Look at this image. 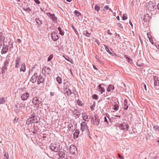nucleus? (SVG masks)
Listing matches in <instances>:
<instances>
[{"instance_id":"de8ad7c7","label":"nucleus","mask_w":159,"mask_h":159,"mask_svg":"<svg viewBox=\"0 0 159 159\" xmlns=\"http://www.w3.org/2000/svg\"><path fill=\"white\" fill-rule=\"evenodd\" d=\"M18 73V71L17 70H16L14 71L13 72L12 75L13 76H16V75Z\"/></svg>"},{"instance_id":"603ef678","label":"nucleus","mask_w":159,"mask_h":159,"mask_svg":"<svg viewBox=\"0 0 159 159\" xmlns=\"http://www.w3.org/2000/svg\"><path fill=\"white\" fill-rule=\"evenodd\" d=\"M23 9L25 11H27L29 12V11H31V9L29 7L26 8H24Z\"/></svg>"},{"instance_id":"c9c22d12","label":"nucleus","mask_w":159,"mask_h":159,"mask_svg":"<svg viewBox=\"0 0 159 159\" xmlns=\"http://www.w3.org/2000/svg\"><path fill=\"white\" fill-rule=\"evenodd\" d=\"M33 129H34L32 131L33 133L35 134L38 131V127L37 126L34 125L33 127Z\"/></svg>"},{"instance_id":"5701e85b","label":"nucleus","mask_w":159,"mask_h":159,"mask_svg":"<svg viewBox=\"0 0 159 159\" xmlns=\"http://www.w3.org/2000/svg\"><path fill=\"white\" fill-rule=\"evenodd\" d=\"M8 48H3V47H2V48L1 52V54H3L6 53L7 52H8Z\"/></svg>"},{"instance_id":"4c0bfd02","label":"nucleus","mask_w":159,"mask_h":159,"mask_svg":"<svg viewBox=\"0 0 159 159\" xmlns=\"http://www.w3.org/2000/svg\"><path fill=\"white\" fill-rule=\"evenodd\" d=\"M58 30L59 31V34L61 35H63L64 34V32L63 31L60 27L58 28Z\"/></svg>"},{"instance_id":"c85d7f7f","label":"nucleus","mask_w":159,"mask_h":159,"mask_svg":"<svg viewBox=\"0 0 159 159\" xmlns=\"http://www.w3.org/2000/svg\"><path fill=\"white\" fill-rule=\"evenodd\" d=\"M73 114L74 115L75 117H78L79 116V112L78 111L76 110H75L73 112Z\"/></svg>"},{"instance_id":"052dcab7","label":"nucleus","mask_w":159,"mask_h":159,"mask_svg":"<svg viewBox=\"0 0 159 159\" xmlns=\"http://www.w3.org/2000/svg\"><path fill=\"white\" fill-rule=\"evenodd\" d=\"M34 2L38 4H39L40 3V2H39V0H34Z\"/></svg>"},{"instance_id":"49530a36","label":"nucleus","mask_w":159,"mask_h":159,"mask_svg":"<svg viewBox=\"0 0 159 159\" xmlns=\"http://www.w3.org/2000/svg\"><path fill=\"white\" fill-rule=\"evenodd\" d=\"M95 9L98 11L100 9V7L97 5H95L94 7Z\"/></svg>"},{"instance_id":"09e8293b","label":"nucleus","mask_w":159,"mask_h":159,"mask_svg":"<svg viewBox=\"0 0 159 159\" xmlns=\"http://www.w3.org/2000/svg\"><path fill=\"white\" fill-rule=\"evenodd\" d=\"M53 55L52 54H51L48 57V61H50L52 58L53 57Z\"/></svg>"},{"instance_id":"a19ab883","label":"nucleus","mask_w":159,"mask_h":159,"mask_svg":"<svg viewBox=\"0 0 159 159\" xmlns=\"http://www.w3.org/2000/svg\"><path fill=\"white\" fill-rule=\"evenodd\" d=\"M147 35L149 41L153 44V43L151 35H149V34H147Z\"/></svg>"},{"instance_id":"473e14b6","label":"nucleus","mask_w":159,"mask_h":159,"mask_svg":"<svg viewBox=\"0 0 159 159\" xmlns=\"http://www.w3.org/2000/svg\"><path fill=\"white\" fill-rule=\"evenodd\" d=\"M37 23L39 25H40L42 24V21L40 20L39 18H36L35 20Z\"/></svg>"},{"instance_id":"ddd939ff","label":"nucleus","mask_w":159,"mask_h":159,"mask_svg":"<svg viewBox=\"0 0 159 159\" xmlns=\"http://www.w3.org/2000/svg\"><path fill=\"white\" fill-rule=\"evenodd\" d=\"M20 63V57H17L15 60V68H18Z\"/></svg>"},{"instance_id":"0eeeda50","label":"nucleus","mask_w":159,"mask_h":159,"mask_svg":"<svg viewBox=\"0 0 159 159\" xmlns=\"http://www.w3.org/2000/svg\"><path fill=\"white\" fill-rule=\"evenodd\" d=\"M81 130L82 131L85 130H88V127L87 126V123L85 122H82L81 124Z\"/></svg>"},{"instance_id":"2eb2a0df","label":"nucleus","mask_w":159,"mask_h":159,"mask_svg":"<svg viewBox=\"0 0 159 159\" xmlns=\"http://www.w3.org/2000/svg\"><path fill=\"white\" fill-rule=\"evenodd\" d=\"M29 94L28 93H26L22 94L21 96V98L23 100H25L29 97Z\"/></svg>"},{"instance_id":"f3484780","label":"nucleus","mask_w":159,"mask_h":159,"mask_svg":"<svg viewBox=\"0 0 159 159\" xmlns=\"http://www.w3.org/2000/svg\"><path fill=\"white\" fill-rule=\"evenodd\" d=\"M31 118L32 119V122L33 123H37L39 120V117L34 115H32Z\"/></svg>"},{"instance_id":"20e7f679","label":"nucleus","mask_w":159,"mask_h":159,"mask_svg":"<svg viewBox=\"0 0 159 159\" xmlns=\"http://www.w3.org/2000/svg\"><path fill=\"white\" fill-rule=\"evenodd\" d=\"M92 123L93 124L96 125H98L99 124L100 120L96 116H95L91 119Z\"/></svg>"},{"instance_id":"4be33fe9","label":"nucleus","mask_w":159,"mask_h":159,"mask_svg":"<svg viewBox=\"0 0 159 159\" xmlns=\"http://www.w3.org/2000/svg\"><path fill=\"white\" fill-rule=\"evenodd\" d=\"M58 153L60 157L63 158L65 157V154L64 152L60 151H58Z\"/></svg>"},{"instance_id":"bf43d9fd","label":"nucleus","mask_w":159,"mask_h":159,"mask_svg":"<svg viewBox=\"0 0 159 159\" xmlns=\"http://www.w3.org/2000/svg\"><path fill=\"white\" fill-rule=\"evenodd\" d=\"M95 107V106L94 105V104H93V105H92L90 107V108L93 111L94 110V107Z\"/></svg>"},{"instance_id":"ea45409f","label":"nucleus","mask_w":159,"mask_h":159,"mask_svg":"<svg viewBox=\"0 0 159 159\" xmlns=\"http://www.w3.org/2000/svg\"><path fill=\"white\" fill-rule=\"evenodd\" d=\"M57 81L58 82V83L59 84H61V78L59 77L58 76L56 78Z\"/></svg>"},{"instance_id":"1a4fd4ad","label":"nucleus","mask_w":159,"mask_h":159,"mask_svg":"<svg viewBox=\"0 0 159 159\" xmlns=\"http://www.w3.org/2000/svg\"><path fill=\"white\" fill-rule=\"evenodd\" d=\"M152 81L154 83L155 86L159 85V81L158 80V78L156 76H155L153 77V79Z\"/></svg>"},{"instance_id":"864d4df0","label":"nucleus","mask_w":159,"mask_h":159,"mask_svg":"<svg viewBox=\"0 0 159 159\" xmlns=\"http://www.w3.org/2000/svg\"><path fill=\"white\" fill-rule=\"evenodd\" d=\"M117 25L120 28H123V26L120 23H117Z\"/></svg>"},{"instance_id":"412c9836","label":"nucleus","mask_w":159,"mask_h":159,"mask_svg":"<svg viewBox=\"0 0 159 159\" xmlns=\"http://www.w3.org/2000/svg\"><path fill=\"white\" fill-rule=\"evenodd\" d=\"M80 131L79 129H76L73 134V137L74 139H77L79 134Z\"/></svg>"},{"instance_id":"58836bf2","label":"nucleus","mask_w":159,"mask_h":159,"mask_svg":"<svg viewBox=\"0 0 159 159\" xmlns=\"http://www.w3.org/2000/svg\"><path fill=\"white\" fill-rule=\"evenodd\" d=\"M83 34L84 35L88 37H89L90 35V34L87 30L84 31L83 32Z\"/></svg>"},{"instance_id":"a211bd4d","label":"nucleus","mask_w":159,"mask_h":159,"mask_svg":"<svg viewBox=\"0 0 159 159\" xmlns=\"http://www.w3.org/2000/svg\"><path fill=\"white\" fill-rule=\"evenodd\" d=\"M82 117L83 120L86 121H89V119L88 118V116L86 113H83L82 114Z\"/></svg>"},{"instance_id":"39448f33","label":"nucleus","mask_w":159,"mask_h":159,"mask_svg":"<svg viewBox=\"0 0 159 159\" xmlns=\"http://www.w3.org/2000/svg\"><path fill=\"white\" fill-rule=\"evenodd\" d=\"M69 152L70 153L74 154L77 152L76 147L74 145H71L70 147Z\"/></svg>"},{"instance_id":"0e129e2a","label":"nucleus","mask_w":159,"mask_h":159,"mask_svg":"<svg viewBox=\"0 0 159 159\" xmlns=\"http://www.w3.org/2000/svg\"><path fill=\"white\" fill-rule=\"evenodd\" d=\"M106 51L110 54H113L110 51L109 49H107Z\"/></svg>"},{"instance_id":"774afa93","label":"nucleus","mask_w":159,"mask_h":159,"mask_svg":"<svg viewBox=\"0 0 159 159\" xmlns=\"http://www.w3.org/2000/svg\"><path fill=\"white\" fill-rule=\"evenodd\" d=\"M107 33L109 34H110V35L112 34L110 32V30H107Z\"/></svg>"},{"instance_id":"dca6fc26","label":"nucleus","mask_w":159,"mask_h":159,"mask_svg":"<svg viewBox=\"0 0 159 159\" xmlns=\"http://www.w3.org/2000/svg\"><path fill=\"white\" fill-rule=\"evenodd\" d=\"M49 17L51 19H52L53 22L54 23H56L57 21V17L55 16V15L53 14H52L50 13H49Z\"/></svg>"},{"instance_id":"a878e982","label":"nucleus","mask_w":159,"mask_h":159,"mask_svg":"<svg viewBox=\"0 0 159 159\" xmlns=\"http://www.w3.org/2000/svg\"><path fill=\"white\" fill-rule=\"evenodd\" d=\"M65 94H66L68 97L70 94H72V92L71 90L70 89H65Z\"/></svg>"},{"instance_id":"e2e57ef3","label":"nucleus","mask_w":159,"mask_h":159,"mask_svg":"<svg viewBox=\"0 0 159 159\" xmlns=\"http://www.w3.org/2000/svg\"><path fill=\"white\" fill-rule=\"evenodd\" d=\"M117 155L119 158H120L122 159H123V157L121 156L120 154L118 153Z\"/></svg>"},{"instance_id":"13d9d810","label":"nucleus","mask_w":159,"mask_h":159,"mask_svg":"<svg viewBox=\"0 0 159 159\" xmlns=\"http://www.w3.org/2000/svg\"><path fill=\"white\" fill-rule=\"evenodd\" d=\"M128 62L130 63V64H132L133 63V60L130 58L129 59V60H128Z\"/></svg>"},{"instance_id":"680f3d73","label":"nucleus","mask_w":159,"mask_h":159,"mask_svg":"<svg viewBox=\"0 0 159 159\" xmlns=\"http://www.w3.org/2000/svg\"><path fill=\"white\" fill-rule=\"evenodd\" d=\"M71 27H72L73 29L74 30V31L76 33V32L77 31L76 30L75 28V27H74V26L73 25H71Z\"/></svg>"},{"instance_id":"2f4dec72","label":"nucleus","mask_w":159,"mask_h":159,"mask_svg":"<svg viewBox=\"0 0 159 159\" xmlns=\"http://www.w3.org/2000/svg\"><path fill=\"white\" fill-rule=\"evenodd\" d=\"M154 130L156 132H159V126L157 125H154L153 126Z\"/></svg>"},{"instance_id":"393cba45","label":"nucleus","mask_w":159,"mask_h":159,"mask_svg":"<svg viewBox=\"0 0 159 159\" xmlns=\"http://www.w3.org/2000/svg\"><path fill=\"white\" fill-rule=\"evenodd\" d=\"M20 71H22L23 72H25V65L24 63L23 62L22 63L21 65V67L20 69Z\"/></svg>"},{"instance_id":"bb28decb","label":"nucleus","mask_w":159,"mask_h":159,"mask_svg":"<svg viewBox=\"0 0 159 159\" xmlns=\"http://www.w3.org/2000/svg\"><path fill=\"white\" fill-rule=\"evenodd\" d=\"M124 109L125 110H127L128 107V105L127 101L126 99H125L124 101Z\"/></svg>"},{"instance_id":"f704fd0d","label":"nucleus","mask_w":159,"mask_h":159,"mask_svg":"<svg viewBox=\"0 0 159 159\" xmlns=\"http://www.w3.org/2000/svg\"><path fill=\"white\" fill-rule=\"evenodd\" d=\"M113 104L114 105V108H113L114 110H117L119 109V106L116 103H114Z\"/></svg>"},{"instance_id":"79ce46f5","label":"nucleus","mask_w":159,"mask_h":159,"mask_svg":"<svg viewBox=\"0 0 159 159\" xmlns=\"http://www.w3.org/2000/svg\"><path fill=\"white\" fill-rule=\"evenodd\" d=\"M127 18V16L126 14L125 13L124 14L122 17V20H126Z\"/></svg>"},{"instance_id":"6ab92c4d","label":"nucleus","mask_w":159,"mask_h":159,"mask_svg":"<svg viewBox=\"0 0 159 159\" xmlns=\"http://www.w3.org/2000/svg\"><path fill=\"white\" fill-rule=\"evenodd\" d=\"M44 79L43 78L42 76L39 75L38 80V84H39L40 83H43L44 82Z\"/></svg>"},{"instance_id":"c756f323","label":"nucleus","mask_w":159,"mask_h":159,"mask_svg":"<svg viewBox=\"0 0 159 159\" xmlns=\"http://www.w3.org/2000/svg\"><path fill=\"white\" fill-rule=\"evenodd\" d=\"M114 89V86L112 85H110L108 86V88L107 89V90L108 92H110L111 91V89L113 90Z\"/></svg>"},{"instance_id":"4d7b16f0","label":"nucleus","mask_w":159,"mask_h":159,"mask_svg":"<svg viewBox=\"0 0 159 159\" xmlns=\"http://www.w3.org/2000/svg\"><path fill=\"white\" fill-rule=\"evenodd\" d=\"M142 86H143V87H144V88L145 90L147 91L146 86V84H145L143 83L142 84Z\"/></svg>"},{"instance_id":"5fc2aeb1","label":"nucleus","mask_w":159,"mask_h":159,"mask_svg":"<svg viewBox=\"0 0 159 159\" xmlns=\"http://www.w3.org/2000/svg\"><path fill=\"white\" fill-rule=\"evenodd\" d=\"M18 121V119H16V117L15 118L14 120H13V122L14 123H17V121Z\"/></svg>"},{"instance_id":"6e6d98bb","label":"nucleus","mask_w":159,"mask_h":159,"mask_svg":"<svg viewBox=\"0 0 159 159\" xmlns=\"http://www.w3.org/2000/svg\"><path fill=\"white\" fill-rule=\"evenodd\" d=\"M104 121L105 122H107L108 124H109L108 122L107 121V120L106 117H105V116L104 117Z\"/></svg>"},{"instance_id":"338daca9","label":"nucleus","mask_w":159,"mask_h":159,"mask_svg":"<svg viewBox=\"0 0 159 159\" xmlns=\"http://www.w3.org/2000/svg\"><path fill=\"white\" fill-rule=\"evenodd\" d=\"M125 57L128 60H129V59L130 58L129 57H128L126 55H125Z\"/></svg>"},{"instance_id":"b1692460","label":"nucleus","mask_w":159,"mask_h":159,"mask_svg":"<svg viewBox=\"0 0 159 159\" xmlns=\"http://www.w3.org/2000/svg\"><path fill=\"white\" fill-rule=\"evenodd\" d=\"M102 85H103V84H102ZM98 87L100 91L101 92V94H102L103 92H105V89L104 88L101 87V84H99L98 86Z\"/></svg>"},{"instance_id":"9b49d317","label":"nucleus","mask_w":159,"mask_h":159,"mask_svg":"<svg viewBox=\"0 0 159 159\" xmlns=\"http://www.w3.org/2000/svg\"><path fill=\"white\" fill-rule=\"evenodd\" d=\"M9 61L10 59H7L5 61L4 63V65L2 67V69H5L6 70H7V67L9 65Z\"/></svg>"},{"instance_id":"9d476101","label":"nucleus","mask_w":159,"mask_h":159,"mask_svg":"<svg viewBox=\"0 0 159 159\" xmlns=\"http://www.w3.org/2000/svg\"><path fill=\"white\" fill-rule=\"evenodd\" d=\"M51 36L52 39L55 41L59 39V37L55 32H53L51 34Z\"/></svg>"},{"instance_id":"72a5a7b5","label":"nucleus","mask_w":159,"mask_h":159,"mask_svg":"<svg viewBox=\"0 0 159 159\" xmlns=\"http://www.w3.org/2000/svg\"><path fill=\"white\" fill-rule=\"evenodd\" d=\"M5 100L4 97H0V104H3L5 102Z\"/></svg>"},{"instance_id":"6e6552de","label":"nucleus","mask_w":159,"mask_h":159,"mask_svg":"<svg viewBox=\"0 0 159 159\" xmlns=\"http://www.w3.org/2000/svg\"><path fill=\"white\" fill-rule=\"evenodd\" d=\"M50 149L52 151H54L55 152H57L60 148V146L59 147L56 146V145H54L53 144H51L50 147Z\"/></svg>"},{"instance_id":"e433bc0d","label":"nucleus","mask_w":159,"mask_h":159,"mask_svg":"<svg viewBox=\"0 0 159 159\" xmlns=\"http://www.w3.org/2000/svg\"><path fill=\"white\" fill-rule=\"evenodd\" d=\"M74 13L75 14V16L77 17H79L81 16L80 13L77 10L75 11L74 12Z\"/></svg>"},{"instance_id":"423d86ee","label":"nucleus","mask_w":159,"mask_h":159,"mask_svg":"<svg viewBox=\"0 0 159 159\" xmlns=\"http://www.w3.org/2000/svg\"><path fill=\"white\" fill-rule=\"evenodd\" d=\"M119 126L121 129L127 131L128 129L129 126L126 123L124 122L123 123L120 124Z\"/></svg>"},{"instance_id":"f8f14e48","label":"nucleus","mask_w":159,"mask_h":159,"mask_svg":"<svg viewBox=\"0 0 159 159\" xmlns=\"http://www.w3.org/2000/svg\"><path fill=\"white\" fill-rule=\"evenodd\" d=\"M68 128L70 131H71L72 132H73L75 129V125L74 126V124H72V123L69 124L68 125Z\"/></svg>"},{"instance_id":"c03bdc74","label":"nucleus","mask_w":159,"mask_h":159,"mask_svg":"<svg viewBox=\"0 0 159 159\" xmlns=\"http://www.w3.org/2000/svg\"><path fill=\"white\" fill-rule=\"evenodd\" d=\"M28 124H30V122L32 123V119L31 118V117L30 118L28 119L26 121V123L28 124Z\"/></svg>"},{"instance_id":"f257e3e1","label":"nucleus","mask_w":159,"mask_h":159,"mask_svg":"<svg viewBox=\"0 0 159 159\" xmlns=\"http://www.w3.org/2000/svg\"><path fill=\"white\" fill-rule=\"evenodd\" d=\"M42 74L45 76L47 75H49L51 73V71L50 69L48 67L45 66L43 68L42 72Z\"/></svg>"},{"instance_id":"3c124183","label":"nucleus","mask_w":159,"mask_h":159,"mask_svg":"<svg viewBox=\"0 0 159 159\" xmlns=\"http://www.w3.org/2000/svg\"><path fill=\"white\" fill-rule=\"evenodd\" d=\"M15 112L16 113H18L19 112V110L18 109V107L17 106H16V107H15Z\"/></svg>"},{"instance_id":"cd10ccee","label":"nucleus","mask_w":159,"mask_h":159,"mask_svg":"<svg viewBox=\"0 0 159 159\" xmlns=\"http://www.w3.org/2000/svg\"><path fill=\"white\" fill-rule=\"evenodd\" d=\"M149 19L150 18L149 17V16L148 14H146V15H144L143 20L145 22H146L148 21Z\"/></svg>"},{"instance_id":"8fccbe9b","label":"nucleus","mask_w":159,"mask_h":159,"mask_svg":"<svg viewBox=\"0 0 159 159\" xmlns=\"http://www.w3.org/2000/svg\"><path fill=\"white\" fill-rule=\"evenodd\" d=\"M98 96L96 94H94L92 96V98L93 99H95V100H97L98 99Z\"/></svg>"},{"instance_id":"f03ea898","label":"nucleus","mask_w":159,"mask_h":159,"mask_svg":"<svg viewBox=\"0 0 159 159\" xmlns=\"http://www.w3.org/2000/svg\"><path fill=\"white\" fill-rule=\"evenodd\" d=\"M147 7L148 10L150 11H154L155 9V4L152 1L148 2L147 5Z\"/></svg>"},{"instance_id":"4468645a","label":"nucleus","mask_w":159,"mask_h":159,"mask_svg":"<svg viewBox=\"0 0 159 159\" xmlns=\"http://www.w3.org/2000/svg\"><path fill=\"white\" fill-rule=\"evenodd\" d=\"M37 73H35L31 77L30 79V81L33 83L35 82L37 80Z\"/></svg>"},{"instance_id":"aec40b11","label":"nucleus","mask_w":159,"mask_h":159,"mask_svg":"<svg viewBox=\"0 0 159 159\" xmlns=\"http://www.w3.org/2000/svg\"><path fill=\"white\" fill-rule=\"evenodd\" d=\"M70 86V84L69 82L67 81L64 84V88L65 89H69V88Z\"/></svg>"},{"instance_id":"a18cd8bd","label":"nucleus","mask_w":159,"mask_h":159,"mask_svg":"<svg viewBox=\"0 0 159 159\" xmlns=\"http://www.w3.org/2000/svg\"><path fill=\"white\" fill-rule=\"evenodd\" d=\"M4 155L5 159H9V157H8V155L7 152H5Z\"/></svg>"},{"instance_id":"7ed1b4c3","label":"nucleus","mask_w":159,"mask_h":159,"mask_svg":"<svg viewBox=\"0 0 159 159\" xmlns=\"http://www.w3.org/2000/svg\"><path fill=\"white\" fill-rule=\"evenodd\" d=\"M32 102L33 104L34 105H35L37 107H39L41 102L38 99V98L37 97H35L33 99Z\"/></svg>"},{"instance_id":"7c9ffc66","label":"nucleus","mask_w":159,"mask_h":159,"mask_svg":"<svg viewBox=\"0 0 159 159\" xmlns=\"http://www.w3.org/2000/svg\"><path fill=\"white\" fill-rule=\"evenodd\" d=\"M9 49L10 51L11 50V49L13 48V44L12 42L11 41L8 42V45Z\"/></svg>"},{"instance_id":"69168bd1","label":"nucleus","mask_w":159,"mask_h":159,"mask_svg":"<svg viewBox=\"0 0 159 159\" xmlns=\"http://www.w3.org/2000/svg\"><path fill=\"white\" fill-rule=\"evenodd\" d=\"M81 102L80 101H79V100H78L77 102V103L79 104V105H80L81 106L82 105L81 104Z\"/></svg>"},{"instance_id":"37998d69","label":"nucleus","mask_w":159,"mask_h":159,"mask_svg":"<svg viewBox=\"0 0 159 159\" xmlns=\"http://www.w3.org/2000/svg\"><path fill=\"white\" fill-rule=\"evenodd\" d=\"M136 65L139 67H142L143 66V64L140 62L139 61H138L136 63Z\"/></svg>"}]
</instances>
